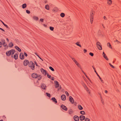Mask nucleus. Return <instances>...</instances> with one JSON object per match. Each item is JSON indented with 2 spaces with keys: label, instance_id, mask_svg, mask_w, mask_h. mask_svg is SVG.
Returning <instances> with one entry per match:
<instances>
[{
  "label": "nucleus",
  "instance_id": "nucleus-15",
  "mask_svg": "<svg viewBox=\"0 0 121 121\" xmlns=\"http://www.w3.org/2000/svg\"><path fill=\"white\" fill-rule=\"evenodd\" d=\"M32 18L35 21H37L39 19L38 17L35 16H33Z\"/></svg>",
  "mask_w": 121,
  "mask_h": 121
},
{
  "label": "nucleus",
  "instance_id": "nucleus-1",
  "mask_svg": "<svg viewBox=\"0 0 121 121\" xmlns=\"http://www.w3.org/2000/svg\"><path fill=\"white\" fill-rule=\"evenodd\" d=\"M15 51L13 49H11L10 50L7 52L6 53V55L8 56H9L11 55L12 57H13V56L12 55L15 52Z\"/></svg>",
  "mask_w": 121,
  "mask_h": 121
},
{
  "label": "nucleus",
  "instance_id": "nucleus-30",
  "mask_svg": "<svg viewBox=\"0 0 121 121\" xmlns=\"http://www.w3.org/2000/svg\"><path fill=\"white\" fill-rule=\"evenodd\" d=\"M75 64H76V65H77V66L78 67H79V64L78 63V62L76 61H75Z\"/></svg>",
  "mask_w": 121,
  "mask_h": 121
},
{
  "label": "nucleus",
  "instance_id": "nucleus-35",
  "mask_svg": "<svg viewBox=\"0 0 121 121\" xmlns=\"http://www.w3.org/2000/svg\"><path fill=\"white\" fill-rule=\"evenodd\" d=\"M94 15V14L93 12H91L90 14V18H93V15Z\"/></svg>",
  "mask_w": 121,
  "mask_h": 121
},
{
  "label": "nucleus",
  "instance_id": "nucleus-31",
  "mask_svg": "<svg viewBox=\"0 0 121 121\" xmlns=\"http://www.w3.org/2000/svg\"><path fill=\"white\" fill-rule=\"evenodd\" d=\"M3 46L5 47L4 49H6L8 48V46L7 44H5Z\"/></svg>",
  "mask_w": 121,
  "mask_h": 121
},
{
  "label": "nucleus",
  "instance_id": "nucleus-22",
  "mask_svg": "<svg viewBox=\"0 0 121 121\" xmlns=\"http://www.w3.org/2000/svg\"><path fill=\"white\" fill-rule=\"evenodd\" d=\"M18 57V55L17 54H15L14 56V58L15 60H16L17 59Z\"/></svg>",
  "mask_w": 121,
  "mask_h": 121
},
{
  "label": "nucleus",
  "instance_id": "nucleus-6",
  "mask_svg": "<svg viewBox=\"0 0 121 121\" xmlns=\"http://www.w3.org/2000/svg\"><path fill=\"white\" fill-rule=\"evenodd\" d=\"M29 61L28 60H26L24 61L23 63L24 65L25 66H26L28 64H29Z\"/></svg>",
  "mask_w": 121,
  "mask_h": 121
},
{
  "label": "nucleus",
  "instance_id": "nucleus-50",
  "mask_svg": "<svg viewBox=\"0 0 121 121\" xmlns=\"http://www.w3.org/2000/svg\"><path fill=\"white\" fill-rule=\"evenodd\" d=\"M72 59V60H73L74 62H75V61L76 60L75 59L73 58H72V57H71Z\"/></svg>",
  "mask_w": 121,
  "mask_h": 121
},
{
  "label": "nucleus",
  "instance_id": "nucleus-40",
  "mask_svg": "<svg viewBox=\"0 0 121 121\" xmlns=\"http://www.w3.org/2000/svg\"><path fill=\"white\" fill-rule=\"evenodd\" d=\"M80 113L82 115H84L85 114V112L84 111H81L80 112Z\"/></svg>",
  "mask_w": 121,
  "mask_h": 121
},
{
  "label": "nucleus",
  "instance_id": "nucleus-11",
  "mask_svg": "<svg viewBox=\"0 0 121 121\" xmlns=\"http://www.w3.org/2000/svg\"><path fill=\"white\" fill-rule=\"evenodd\" d=\"M32 77L33 78H36L38 77V75L36 73H34L32 75Z\"/></svg>",
  "mask_w": 121,
  "mask_h": 121
},
{
  "label": "nucleus",
  "instance_id": "nucleus-49",
  "mask_svg": "<svg viewBox=\"0 0 121 121\" xmlns=\"http://www.w3.org/2000/svg\"><path fill=\"white\" fill-rule=\"evenodd\" d=\"M40 20L41 22H43V19L41 18L40 19Z\"/></svg>",
  "mask_w": 121,
  "mask_h": 121
},
{
  "label": "nucleus",
  "instance_id": "nucleus-47",
  "mask_svg": "<svg viewBox=\"0 0 121 121\" xmlns=\"http://www.w3.org/2000/svg\"><path fill=\"white\" fill-rule=\"evenodd\" d=\"M37 78H38V80H40L41 78V77L40 76H39L38 75V77Z\"/></svg>",
  "mask_w": 121,
  "mask_h": 121
},
{
  "label": "nucleus",
  "instance_id": "nucleus-8",
  "mask_svg": "<svg viewBox=\"0 0 121 121\" xmlns=\"http://www.w3.org/2000/svg\"><path fill=\"white\" fill-rule=\"evenodd\" d=\"M61 99L63 100H65L66 99V97L65 95H61Z\"/></svg>",
  "mask_w": 121,
  "mask_h": 121
},
{
  "label": "nucleus",
  "instance_id": "nucleus-62",
  "mask_svg": "<svg viewBox=\"0 0 121 121\" xmlns=\"http://www.w3.org/2000/svg\"><path fill=\"white\" fill-rule=\"evenodd\" d=\"M39 58L40 59H41L42 61H43V60L40 57H39Z\"/></svg>",
  "mask_w": 121,
  "mask_h": 121
},
{
  "label": "nucleus",
  "instance_id": "nucleus-36",
  "mask_svg": "<svg viewBox=\"0 0 121 121\" xmlns=\"http://www.w3.org/2000/svg\"><path fill=\"white\" fill-rule=\"evenodd\" d=\"M0 21L2 22V23L4 25V26H5L7 28H8V26H7V25H6V24H5L2 21L0 20Z\"/></svg>",
  "mask_w": 121,
  "mask_h": 121
},
{
  "label": "nucleus",
  "instance_id": "nucleus-59",
  "mask_svg": "<svg viewBox=\"0 0 121 121\" xmlns=\"http://www.w3.org/2000/svg\"><path fill=\"white\" fill-rule=\"evenodd\" d=\"M108 92V91H107L106 90L105 91V92L106 93H107Z\"/></svg>",
  "mask_w": 121,
  "mask_h": 121
},
{
  "label": "nucleus",
  "instance_id": "nucleus-57",
  "mask_svg": "<svg viewBox=\"0 0 121 121\" xmlns=\"http://www.w3.org/2000/svg\"><path fill=\"white\" fill-rule=\"evenodd\" d=\"M84 51L85 52H86V50L85 49H84Z\"/></svg>",
  "mask_w": 121,
  "mask_h": 121
},
{
  "label": "nucleus",
  "instance_id": "nucleus-4",
  "mask_svg": "<svg viewBox=\"0 0 121 121\" xmlns=\"http://www.w3.org/2000/svg\"><path fill=\"white\" fill-rule=\"evenodd\" d=\"M40 71L41 73L44 75H46L47 74L46 71L43 68L41 69Z\"/></svg>",
  "mask_w": 121,
  "mask_h": 121
},
{
  "label": "nucleus",
  "instance_id": "nucleus-45",
  "mask_svg": "<svg viewBox=\"0 0 121 121\" xmlns=\"http://www.w3.org/2000/svg\"><path fill=\"white\" fill-rule=\"evenodd\" d=\"M82 85L83 86H84V87L85 88H86L87 87L86 85L84 83H83Z\"/></svg>",
  "mask_w": 121,
  "mask_h": 121
},
{
  "label": "nucleus",
  "instance_id": "nucleus-13",
  "mask_svg": "<svg viewBox=\"0 0 121 121\" xmlns=\"http://www.w3.org/2000/svg\"><path fill=\"white\" fill-rule=\"evenodd\" d=\"M20 58L22 60L24 59V56L23 53H21L20 54Z\"/></svg>",
  "mask_w": 121,
  "mask_h": 121
},
{
  "label": "nucleus",
  "instance_id": "nucleus-54",
  "mask_svg": "<svg viewBox=\"0 0 121 121\" xmlns=\"http://www.w3.org/2000/svg\"><path fill=\"white\" fill-rule=\"evenodd\" d=\"M2 43L1 42H0V48H1L2 47Z\"/></svg>",
  "mask_w": 121,
  "mask_h": 121
},
{
  "label": "nucleus",
  "instance_id": "nucleus-14",
  "mask_svg": "<svg viewBox=\"0 0 121 121\" xmlns=\"http://www.w3.org/2000/svg\"><path fill=\"white\" fill-rule=\"evenodd\" d=\"M80 120L81 121H82L85 118V117L83 115H81L79 117Z\"/></svg>",
  "mask_w": 121,
  "mask_h": 121
},
{
  "label": "nucleus",
  "instance_id": "nucleus-20",
  "mask_svg": "<svg viewBox=\"0 0 121 121\" xmlns=\"http://www.w3.org/2000/svg\"><path fill=\"white\" fill-rule=\"evenodd\" d=\"M15 48L19 52H20L21 51V49L18 47L17 46H16L15 47Z\"/></svg>",
  "mask_w": 121,
  "mask_h": 121
},
{
  "label": "nucleus",
  "instance_id": "nucleus-53",
  "mask_svg": "<svg viewBox=\"0 0 121 121\" xmlns=\"http://www.w3.org/2000/svg\"><path fill=\"white\" fill-rule=\"evenodd\" d=\"M103 18L105 20H107V18H106V17L105 16H104L103 17Z\"/></svg>",
  "mask_w": 121,
  "mask_h": 121
},
{
  "label": "nucleus",
  "instance_id": "nucleus-44",
  "mask_svg": "<svg viewBox=\"0 0 121 121\" xmlns=\"http://www.w3.org/2000/svg\"><path fill=\"white\" fill-rule=\"evenodd\" d=\"M85 120V121H89L90 119L88 118H86Z\"/></svg>",
  "mask_w": 121,
  "mask_h": 121
},
{
  "label": "nucleus",
  "instance_id": "nucleus-37",
  "mask_svg": "<svg viewBox=\"0 0 121 121\" xmlns=\"http://www.w3.org/2000/svg\"><path fill=\"white\" fill-rule=\"evenodd\" d=\"M49 68L52 71H54V69L51 67H50Z\"/></svg>",
  "mask_w": 121,
  "mask_h": 121
},
{
  "label": "nucleus",
  "instance_id": "nucleus-61",
  "mask_svg": "<svg viewBox=\"0 0 121 121\" xmlns=\"http://www.w3.org/2000/svg\"><path fill=\"white\" fill-rule=\"evenodd\" d=\"M86 90H89L88 88L86 87V88H85Z\"/></svg>",
  "mask_w": 121,
  "mask_h": 121
},
{
  "label": "nucleus",
  "instance_id": "nucleus-60",
  "mask_svg": "<svg viewBox=\"0 0 121 121\" xmlns=\"http://www.w3.org/2000/svg\"><path fill=\"white\" fill-rule=\"evenodd\" d=\"M54 79V78L53 77H52V80H53Z\"/></svg>",
  "mask_w": 121,
  "mask_h": 121
},
{
  "label": "nucleus",
  "instance_id": "nucleus-51",
  "mask_svg": "<svg viewBox=\"0 0 121 121\" xmlns=\"http://www.w3.org/2000/svg\"><path fill=\"white\" fill-rule=\"evenodd\" d=\"M109 64L110 65V66L112 68H114V67L111 65L110 63H109Z\"/></svg>",
  "mask_w": 121,
  "mask_h": 121
},
{
  "label": "nucleus",
  "instance_id": "nucleus-42",
  "mask_svg": "<svg viewBox=\"0 0 121 121\" xmlns=\"http://www.w3.org/2000/svg\"><path fill=\"white\" fill-rule=\"evenodd\" d=\"M26 12L28 14H29L30 13V11L27 10H26Z\"/></svg>",
  "mask_w": 121,
  "mask_h": 121
},
{
  "label": "nucleus",
  "instance_id": "nucleus-39",
  "mask_svg": "<svg viewBox=\"0 0 121 121\" xmlns=\"http://www.w3.org/2000/svg\"><path fill=\"white\" fill-rule=\"evenodd\" d=\"M49 28L51 30L53 31V30L54 28L53 27L50 26L49 27Z\"/></svg>",
  "mask_w": 121,
  "mask_h": 121
},
{
  "label": "nucleus",
  "instance_id": "nucleus-12",
  "mask_svg": "<svg viewBox=\"0 0 121 121\" xmlns=\"http://www.w3.org/2000/svg\"><path fill=\"white\" fill-rule=\"evenodd\" d=\"M103 57L107 60H108V59L107 58V56H106V55L105 53L103 52Z\"/></svg>",
  "mask_w": 121,
  "mask_h": 121
},
{
  "label": "nucleus",
  "instance_id": "nucleus-2",
  "mask_svg": "<svg viewBox=\"0 0 121 121\" xmlns=\"http://www.w3.org/2000/svg\"><path fill=\"white\" fill-rule=\"evenodd\" d=\"M29 66L31 68L32 70H34L35 69V64L33 62L30 61L28 64Z\"/></svg>",
  "mask_w": 121,
  "mask_h": 121
},
{
  "label": "nucleus",
  "instance_id": "nucleus-33",
  "mask_svg": "<svg viewBox=\"0 0 121 121\" xmlns=\"http://www.w3.org/2000/svg\"><path fill=\"white\" fill-rule=\"evenodd\" d=\"M52 11L54 12H56L57 11V8L56 7H55L53 9Z\"/></svg>",
  "mask_w": 121,
  "mask_h": 121
},
{
  "label": "nucleus",
  "instance_id": "nucleus-63",
  "mask_svg": "<svg viewBox=\"0 0 121 121\" xmlns=\"http://www.w3.org/2000/svg\"><path fill=\"white\" fill-rule=\"evenodd\" d=\"M102 26H103V27L104 28H105V27H104V25H103V24H102Z\"/></svg>",
  "mask_w": 121,
  "mask_h": 121
},
{
  "label": "nucleus",
  "instance_id": "nucleus-23",
  "mask_svg": "<svg viewBox=\"0 0 121 121\" xmlns=\"http://www.w3.org/2000/svg\"><path fill=\"white\" fill-rule=\"evenodd\" d=\"M107 45L109 48L112 49V47L110 43H108L107 44Z\"/></svg>",
  "mask_w": 121,
  "mask_h": 121
},
{
  "label": "nucleus",
  "instance_id": "nucleus-24",
  "mask_svg": "<svg viewBox=\"0 0 121 121\" xmlns=\"http://www.w3.org/2000/svg\"><path fill=\"white\" fill-rule=\"evenodd\" d=\"M22 8L24 9L26 8V4H24L22 5Z\"/></svg>",
  "mask_w": 121,
  "mask_h": 121
},
{
  "label": "nucleus",
  "instance_id": "nucleus-43",
  "mask_svg": "<svg viewBox=\"0 0 121 121\" xmlns=\"http://www.w3.org/2000/svg\"><path fill=\"white\" fill-rule=\"evenodd\" d=\"M65 93L66 95L67 96H68L69 95V93H68V92L67 91H65Z\"/></svg>",
  "mask_w": 121,
  "mask_h": 121
},
{
  "label": "nucleus",
  "instance_id": "nucleus-9",
  "mask_svg": "<svg viewBox=\"0 0 121 121\" xmlns=\"http://www.w3.org/2000/svg\"><path fill=\"white\" fill-rule=\"evenodd\" d=\"M61 107L65 111H67V108L66 107L63 105H61Z\"/></svg>",
  "mask_w": 121,
  "mask_h": 121
},
{
  "label": "nucleus",
  "instance_id": "nucleus-64",
  "mask_svg": "<svg viewBox=\"0 0 121 121\" xmlns=\"http://www.w3.org/2000/svg\"><path fill=\"white\" fill-rule=\"evenodd\" d=\"M35 64L37 66H38V65L35 62Z\"/></svg>",
  "mask_w": 121,
  "mask_h": 121
},
{
  "label": "nucleus",
  "instance_id": "nucleus-52",
  "mask_svg": "<svg viewBox=\"0 0 121 121\" xmlns=\"http://www.w3.org/2000/svg\"><path fill=\"white\" fill-rule=\"evenodd\" d=\"M82 71L83 72V73L85 74L86 78H88V77L86 75L85 73L84 72V71L82 70Z\"/></svg>",
  "mask_w": 121,
  "mask_h": 121
},
{
  "label": "nucleus",
  "instance_id": "nucleus-34",
  "mask_svg": "<svg viewBox=\"0 0 121 121\" xmlns=\"http://www.w3.org/2000/svg\"><path fill=\"white\" fill-rule=\"evenodd\" d=\"M46 95H47L48 97H51V95L50 94L48 93H46Z\"/></svg>",
  "mask_w": 121,
  "mask_h": 121
},
{
  "label": "nucleus",
  "instance_id": "nucleus-26",
  "mask_svg": "<svg viewBox=\"0 0 121 121\" xmlns=\"http://www.w3.org/2000/svg\"><path fill=\"white\" fill-rule=\"evenodd\" d=\"M13 46V43L11 42L9 44V47H12Z\"/></svg>",
  "mask_w": 121,
  "mask_h": 121
},
{
  "label": "nucleus",
  "instance_id": "nucleus-48",
  "mask_svg": "<svg viewBox=\"0 0 121 121\" xmlns=\"http://www.w3.org/2000/svg\"><path fill=\"white\" fill-rule=\"evenodd\" d=\"M86 91L89 94L90 93V92L89 90H86Z\"/></svg>",
  "mask_w": 121,
  "mask_h": 121
},
{
  "label": "nucleus",
  "instance_id": "nucleus-7",
  "mask_svg": "<svg viewBox=\"0 0 121 121\" xmlns=\"http://www.w3.org/2000/svg\"><path fill=\"white\" fill-rule=\"evenodd\" d=\"M69 99L70 102L72 104L74 103V100L73 98L71 96L69 97Z\"/></svg>",
  "mask_w": 121,
  "mask_h": 121
},
{
  "label": "nucleus",
  "instance_id": "nucleus-55",
  "mask_svg": "<svg viewBox=\"0 0 121 121\" xmlns=\"http://www.w3.org/2000/svg\"><path fill=\"white\" fill-rule=\"evenodd\" d=\"M0 29L1 30H2L3 31H4V30H3V29H2L1 28H0Z\"/></svg>",
  "mask_w": 121,
  "mask_h": 121
},
{
  "label": "nucleus",
  "instance_id": "nucleus-28",
  "mask_svg": "<svg viewBox=\"0 0 121 121\" xmlns=\"http://www.w3.org/2000/svg\"><path fill=\"white\" fill-rule=\"evenodd\" d=\"M1 41L2 43V44L3 45H5V40H2Z\"/></svg>",
  "mask_w": 121,
  "mask_h": 121
},
{
  "label": "nucleus",
  "instance_id": "nucleus-5",
  "mask_svg": "<svg viewBox=\"0 0 121 121\" xmlns=\"http://www.w3.org/2000/svg\"><path fill=\"white\" fill-rule=\"evenodd\" d=\"M54 82L55 84V86L56 87H60V88H61V86L59 85V83L58 82L56 81H54Z\"/></svg>",
  "mask_w": 121,
  "mask_h": 121
},
{
  "label": "nucleus",
  "instance_id": "nucleus-17",
  "mask_svg": "<svg viewBox=\"0 0 121 121\" xmlns=\"http://www.w3.org/2000/svg\"><path fill=\"white\" fill-rule=\"evenodd\" d=\"M96 74L97 75V76L100 79L101 82L103 83H104V82L103 80L99 76V75L97 73H96Z\"/></svg>",
  "mask_w": 121,
  "mask_h": 121
},
{
  "label": "nucleus",
  "instance_id": "nucleus-19",
  "mask_svg": "<svg viewBox=\"0 0 121 121\" xmlns=\"http://www.w3.org/2000/svg\"><path fill=\"white\" fill-rule=\"evenodd\" d=\"M51 99L53 102H55L56 103H57V102L56 99L54 97L52 98Z\"/></svg>",
  "mask_w": 121,
  "mask_h": 121
},
{
  "label": "nucleus",
  "instance_id": "nucleus-16",
  "mask_svg": "<svg viewBox=\"0 0 121 121\" xmlns=\"http://www.w3.org/2000/svg\"><path fill=\"white\" fill-rule=\"evenodd\" d=\"M41 87L43 89H45L46 88V86L44 84H42L41 85Z\"/></svg>",
  "mask_w": 121,
  "mask_h": 121
},
{
  "label": "nucleus",
  "instance_id": "nucleus-38",
  "mask_svg": "<svg viewBox=\"0 0 121 121\" xmlns=\"http://www.w3.org/2000/svg\"><path fill=\"white\" fill-rule=\"evenodd\" d=\"M90 18V22L92 24L93 23V18Z\"/></svg>",
  "mask_w": 121,
  "mask_h": 121
},
{
  "label": "nucleus",
  "instance_id": "nucleus-41",
  "mask_svg": "<svg viewBox=\"0 0 121 121\" xmlns=\"http://www.w3.org/2000/svg\"><path fill=\"white\" fill-rule=\"evenodd\" d=\"M47 74V76L48 78H51V76L50 75H49L48 74Z\"/></svg>",
  "mask_w": 121,
  "mask_h": 121
},
{
  "label": "nucleus",
  "instance_id": "nucleus-27",
  "mask_svg": "<svg viewBox=\"0 0 121 121\" xmlns=\"http://www.w3.org/2000/svg\"><path fill=\"white\" fill-rule=\"evenodd\" d=\"M79 43H80V42H77V43H76V44L77 46H79L80 47H81V46L80 44H79Z\"/></svg>",
  "mask_w": 121,
  "mask_h": 121
},
{
  "label": "nucleus",
  "instance_id": "nucleus-29",
  "mask_svg": "<svg viewBox=\"0 0 121 121\" xmlns=\"http://www.w3.org/2000/svg\"><path fill=\"white\" fill-rule=\"evenodd\" d=\"M78 107L79 109L80 110H82L83 109V108L80 105H78Z\"/></svg>",
  "mask_w": 121,
  "mask_h": 121
},
{
  "label": "nucleus",
  "instance_id": "nucleus-25",
  "mask_svg": "<svg viewBox=\"0 0 121 121\" xmlns=\"http://www.w3.org/2000/svg\"><path fill=\"white\" fill-rule=\"evenodd\" d=\"M73 112V111L71 109H70L69 110V114H71Z\"/></svg>",
  "mask_w": 121,
  "mask_h": 121
},
{
  "label": "nucleus",
  "instance_id": "nucleus-18",
  "mask_svg": "<svg viewBox=\"0 0 121 121\" xmlns=\"http://www.w3.org/2000/svg\"><path fill=\"white\" fill-rule=\"evenodd\" d=\"M107 3L109 5H110L112 3V1L111 0H107Z\"/></svg>",
  "mask_w": 121,
  "mask_h": 121
},
{
  "label": "nucleus",
  "instance_id": "nucleus-58",
  "mask_svg": "<svg viewBox=\"0 0 121 121\" xmlns=\"http://www.w3.org/2000/svg\"><path fill=\"white\" fill-rule=\"evenodd\" d=\"M79 68L81 69H82V68H81V66H80V64H79V67H78Z\"/></svg>",
  "mask_w": 121,
  "mask_h": 121
},
{
  "label": "nucleus",
  "instance_id": "nucleus-21",
  "mask_svg": "<svg viewBox=\"0 0 121 121\" xmlns=\"http://www.w3.org/2000/svg\"><path fill=\"white\" fill-rule=\"evenodd\" d=\"M45 8L47 10H49V5L48 4L46 5L45 6Z\"/></svg>",
  "mask_w": 121,
  "mask_h": 121
},
{
  "label": "nucleus",
  "instance_id": "nucleus-46",
  "mask_svg": "<svg viewBox=\"0 0 121 121\" xmlns=\"http://www.w3.org/2000/svg\"><path fill=\"white\" fill-rule=\"evenodd\" d=\"M89 54L92 56H93L94 55L91 52Z\"/></svg>",
  "mask_w": 121,
  "mask_h": 121
},
{
  "label": "nucleus",
  "instance_id": "nucleus-32",
  "mask_svg": "<svg viewBox=\"0 0 121 121\" xmlns=\"http://www.w3.org/2000/svg\"><path fill=\"white\" fill-rule=\"evenodd\" d=\"M60 16L61 17H64L65 16V14L63 13H62L60 14Z\"/></svg>",
  "mask_w": 121,
  "mask_h": 121
},
{
  "label": "nucleus",
  "instance_id": "nucleus-3",
  "mask_svg": "<svg viewBox=\"0 0 121 121\" xmlns=\"http://www.w3.org/2000/svg\"><path fill=\"white\" fill-rule=\"evenodd\" d=\"M100 43L99 42H98L96 43V46L98 48L99 50H101L102 49L101 46L100 45Z\"/></svg>",
  "mask_w": 121,
  "mask_h": 121
},
{
  "label": "nucleus",
  "instance_id": "nucleus-56",
  "mask_svg": "<svg viewBox=\"0 0 121 121\" xmlns=\"http://www.w3.org/2000/svg\"><path fill=\"white\" fill-rule=\"evenodd\" d=\"M24 55L26 56H27V54L26 53H24Z\"/></svg>",
  "mask_w": 121,
  "mask_h": 121
},
{
  "label": "nucleus",
  "instance_id": "nucleus-10",
  "mask_svg": "<svg viewBox=\"0 0 121 121\" xmlns=\"http://www.w3.org/2000/svg\"><path fill=\"white\" fill-rule=\"evenodd\" d=\"M73 119L75 121H79V117L77 116H75L73 117Z\"/></svg>",
  "mask_w": 121,
  "mask_h": 121
}]
</instances>
